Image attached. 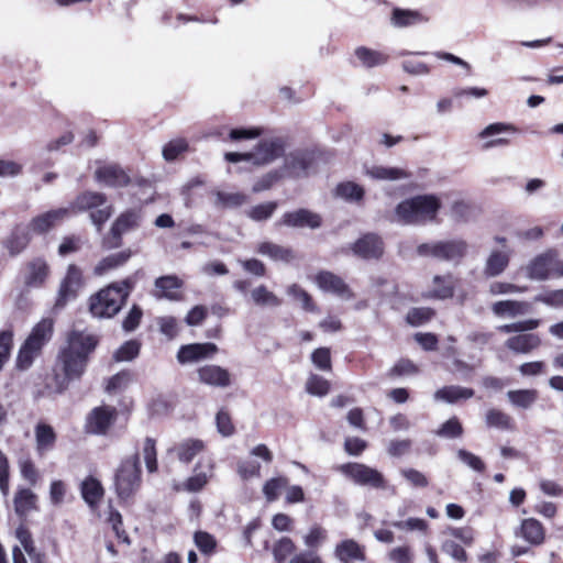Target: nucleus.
<instances>
[{"label": "nucleus", "instance_id": "obj_24", "mask_svg": "<svg viewBox=\"0 0 563 563\" xmlns=\"http://www.w3.org/2000/svg\"><path fill=\"white\" fill-rule=\"evenodd\" d=\"M284 152L283 143L279 140L263 141L252 152L254 157L252 163L255 165H266L279 157Z\"/></svg>", "mask_w": 563, "mask_h": 563}, {"label": "nucleus", "instance_id": "obj_46", "mask_svg": "<svg viewBox=\"0 0 563 563\" xmlns=\"http://www.w3.org/2000/svg\"><path fill=\"white\" fill-rule=\"evenodd\" d=\"M335 196L346 201H360L364 196V189L353 181H344L335 187Z\"/></svg>", "mask_w": 563, "mask_h": 563}, {"label": "nucleus", "instance_id": "obj_18", "mask_svg": "<svg viewBox=\"0 0 563 563\" xmlns=\"http://www.w3.org/2000/svg\"><path fill=\"white\" fill-rule=\"evenodd\" d=\"M318 287L327 292H332L343 300H349L353 297L352 291L344 280L330 272H321L316 277Z\"/></svg>", "mask_w": 563, "mask_h": 563}, {"label": "nucleus", "instance_id": "obj_7", "mask_svg": "<svg viewBox=\"0 0 563 563\" xmlns=\"http://www.w3.org/2000/svg\"><path fill=\"white\" fill-rule=\"evenodd\" d=\"M141 485V467L139 456L132 455L124 459L115 473V492L121 499H128Z\"/></svg>", "mask_w": 563, "mask_h": 563}, {"label": "nucleus", "instance_id": "obj_25", "mask_svg": "<svg viewBox=\"0 0 563 563\" xmlns=\"http://www.w3.org/2000/svg\"><path fill=\"white\" fill-rule=\"evenodd\" d=\"M510 257V250L492 251L485 262L484 275L488 278L501 275L508 267Z\"/></svg>", "mask_w": 563, "mask_h": 563}, {"label": "nucleus", "instance_id": "obj_6", "mask_svg": "<svg viewBox=\"0 0 563 563\" xmlns=\"http://www.w3.org/2000/svg\"><path fill=\"white\" fill-rule=\"evenodd\" d=\"M68 208L70 209V216L76 212L90 211V220L98 231L101 230L113 212L112 206L107 203L106 196L93 191L80 194Z\"/></svg>", "mask_w": 563, "mask_h": 563}, {"label": "nucleus", "instance_id": "obj_31", "mask_svg": "<svg viewBox=\"0 0 563 563\" xmlns=\"http://www.w3.org/2000/svg\"><path fill=\"white\" fill-rule=\"evenodd\" d=\"M474 396V390L472 388L462 387V386H444L438 389L433 397L437 401L446 402L450 405L457 404L461 400L470 399Z\"/></svg>", "mask_w": 563, "mask_h": 563}, {"label": "nucleus", "instance_id": "obj_40", "mask_svg": "<svg viewBox=\"0 0 563 563\" xmlns=\"http://www.w3.org/2000/svg\"><path fill=\"white\" fill-rule=\"evenodd\" d=\"M29 227H16L5 241V246L10 254L16 255L21 253L30 242Z\"/></svg>", "mask_w": 563, "mask_h": 563}, {"label": "nucleus", "instance_id": "obj_41", "mask_svg": "<svg viewBox=\"0 0 563 563\" xmlns=\"http://www.w3.org/2000/svg\"><path fill=\"white\" fill-rule=\"evenodd\" d=\"M81 495L84 500L95 508L103 496V488L99 481L88 477L81 484Z\"/></svg>", "mask_w": 563, "mask_h": 563}, {"label": "nucleus", "instance_id": "obj_34", "mask_svg": "<svg viewBox=\"0 0 563 563\" xmlns=\"http://www.w3.org/2000/svg\"><path fill=\"white\" fill-rule=\"evenodd\" d=\"M334 554L342 563H351L354 560H365L363 548L354 540H344L336 544Z\"/></svg>", "mask_w": 563, "mask_h": 563}, {"label": "nucleus", "instance_id": "obj_52", "mask_svg": "<svg viewBox=\"0 0 563 563\" xmlns=\"http://www.w3.org/2000/svg\"><path fill=\"white\" fill-rule=\"evenodd\" d=\"M296 550V545L288 537L282 538L273 549V555L276 563H284L286 559L291 555Z\"/></svg>", "mask_w": 563, "mask_h": 563}, {"label": "nucleus", "instance_id": "obj_45", "mask_svg": "<svg viewBox=\"0 0 563 563\" xmlns=\"http://www.w3.org/2000/svg\"><path fill=\"white\" fill-rule=\"evenodd\" d=\"M131 256L130 251H123L117 254H111L104 258H102L95 267L96 275H103L109 269L115 268L123 263H125Z\"/></svg>", "mask_w": 563, "mask_h": 563}, {"label": "nucleus", "instance_id": "obj_17", "mask_svg": "<svg viewBox=\"0 0 563 563\" xmlns=\"http://www.w3.org/2000/svg\"><path fill=\"white\" fill-rule=\"evenodd\" d=\"M322 223L321 217L307 209H298L286 212L282 217L280 224L289 228H309L318 229Z\"/></svg>", "mask_w": 563, "mask_h": 563}, {"label": "nucleus", "instance_id": "obj_43", "mask_svg": "<svg viewBox=\"0 0 563 563\" xmlns=\"http://www.w3.org/2000/svg\"><path fill=\"white\" fill-rule=\"evenodd\" d=\"M308 166L309 161L303 153H291L285 159V173L291 177L305 175Z\"/></svg>", "mask_w": 563, "mask_h": 563}, {"label": "nucleus", "instance_id": "obj_63", "mask_svg": "<svg viewBox=\"0 0 563 563\" xmlns=\"http://www.w3.org/2000/svg\"><path fill=\"white\" fill-rule=\"evenodd\" d=\"M238 473L242 479L246 481L253 477H260L261 464L256 461H241L238 464Z\"/></svg>", "mask_w": 563, "mask_h": 563}, {"label": "nucleus", "instance_id": "obj_60", "mask_svg": "<svg viewBox=\"0 0 563 563\" xmlns=\"http://www.w3.org/2000/svg\"><path fill=\"white\" fill-rule=\"evenodd\" d=\"M540 324V320L538 319H529L525 321L514 322L509 324L499 325L497 329L504 333H512V332H526L532 331L537 329Z\"/></svg>", "mask_w": 563, "mask_h": 563}, {"label": "nucleus", "instance_id": "obj_38", "mask_svg": "<svg viewBox=\"0 0 563 563\" xmlns=\"http://www.w3.org/2000/svg\"><path fill=\"white\" fill-rule=\"evenodd\" d=\"M142 456L148 473L157 471V450L156 441L153 438H145L139 445V452L135 454Z\"/></svg>", "mask_w": 563, "mask_h": 563}, {"label": "nucleus", "instance_id": "obj_30", "mask_svg": "<svg viewBox=\"0 0 563 563\" xmlns=\"http://www.w3.org/2000/svg\"><path fill=\"white\" fill-rule=\"evenodd\" d=\"M141 221V211L131 209L122 212L113 222L111 232L114 238L120 239L126 232L139 227Z\"/></svg>", "mask_w": 563, "mask_h": 563}, {"label": "nucleus", "instance_id": "obj_44", "mask_svg": "<svg viewBox=\"0 0 563 563\" xmlns=\"http://www.w3.org/2000/svg\"><path fill=\"white\" fill-rule=\"evenodd\" d=\"M36 507V495L27 489H19L14 497V509L19 516H25Z\"/></svg>", "mask_w": 563, "mask_h": 563}, {"label": "nucleus", "instance_id": "obj_58", "mask_svg": "<svg viewBox=\"0 0 563 563\" xmlns=\"http://www.w3.org/2000/svg\"><path fill=\"white\" fill-rule=\"evenodd\" d=\"M13 345L12 330L0 331V371L8 362Z\"/></svg>", "mask_w": 563, "mask_h": 563}, {"label": "nucleus", "instance_id": "obj_32", "mask_svg": "<svg viewBox=\"0 0 563 563\" xmlns=\"http://www.w3.org/2000/svg\"><path fill=\"white\" fill-rule=\"evenodd\" d=\"M365 174L372 179L389 181L404 180L411 176L410 173L404 168L380 165L367 167Z\"/></svg>", "mask_w": 563, "mask_h": 563}, {"label": "nucleus", "instance_id": "obj_3", "mask_svg": "<svg viewBox=\"0 0 563 563\" xmlns=\"http://www.w3.org/2000/svg\"><path fill=\"white\" fill-rule=\"evenodd\" d=\"M132 288L131 279H125L120 284H112L101 289L90 298L91 313L98 318L113 317L121 309Z\"/></svg>", "mask_w": 563, "mask_h": 563}, {"label": "nucleus", "instance_id": "obj_37", "mask_svg": "<svg viewBox=\"0 0 563 563\" xmlns=\"http://www.w3.org/2000/svg\"><path fill=\"white\" fill-rule=\"evenodd\" d=\"M257 252L267 256L273 261L289 263L295 258V253L291 249L274 244L272 242H263L258 245Z\"/></svg>", "mask_w": 563, "mask_h": 563}, {"label": "nucleus", "instance_id": "obj_5", "mask_svg": "<svg viewBox=\"0 0 563 563\" xmlns=\"http://www.w3.org/2000/svg\"><path fill=\"white\" fill-rule=\"evenodd\" d=\"M525 276L534 282H544L563 277V258L556 250L550 249L536 255L521 267Z\"/></svg>", "mask_w": 563, "mask_h": 563}, {"label": "nucleus", "instance_id": "obj_14", "mask_svg": "<svg viewBox=\"0 0 563 563\" xmlns=\"http://www.w3.org/2000/svg\"><path fill=\"white\" fill-rule=\"evenodd\" d=\"M218 352L214 343H192L183 345L177 353V360L180 364L197 363L202 360L211 358Z\"/></svg>", "mask_w": 563, "mask_h": 563}, {"label": "nucleus", "instance_id": "obj_10", "mask_svg": "<svg viewBox=\"0 0 563 563\" xmlns=\"http://www.w3.org/2000/svg\"><path fill=\"white\" fill-rule=\"evenodd\" d=\"M214 463L210 457H201L195 465L194 474L179 484L176 489L188 493L200 492L213 476Z\"/></svg>", "mask_w": 563, "mask_h": 563}, {"label": "nucleus", "instance_id": "obj_49", "mask_svg": "<svg viewBox=\"0 0 563 563\" xmlns=\"http://www.w3.org/2000/svg\"><path fill=\"white\" fill-rule=\"evenodd\" d=\"M327 538V530L320 525H313L303 536V543L309 549L308 551H316L325 542Z\"/></svg>", "mask_w": 563, "mask_h": 563}, {"label": "nucleus", "instance_id": "obj_16", "mask_svg": "<svg viewBox=\"0 0 563 563\" xmlns=\"http://www.w3.org/2000/svg\"><path fill=\"white\" fill-rule=\"evenodd\" d=\"M429 16L420 10L395 7L391 9L389 22L395 29H405L429 22Z\"/></svg>", "mask_w": 563, "mask_h": 563}, {"label": "nucleus", "instance_id": "obj_42", "mask_svg": "<svg viewBox=\"0 0 563 563\" xmlns=\"http://www.w3.org/2000/svg\"><path fill=\"white\" fill-rule=\"evenodd\" d=\"M509 402L520 409L530 408L538 399V391L536 389H516L507 393Z\"/></svg>", "mask_w": 563, "mask_h": 563}, {"label": "nucleus", "instance_id": "obj_21", "mask_svg": "<svg viewBox=\"0 0 563 563\" xmlns=\"http://www.w3.org/2000/svg\"><path fill=\"white\" fill-rule=\"evenodd\" d=\"M68 217H70L69 208L51 210L33 218L29 229L35 233H44Z\"/></svg>", "mask_w": 563, "mask_h": 563}, {"label": "nucleus", "instance_id": "obj_15", "mask_svg": "<svg viewBox=\"0 0 563 563\" xmlns=\"http://www.w3.org/2000/svg\"><path fill=\"white\" fill-rule=\"evenodd\" d=\"M492 312L499 319H516L528 314L532 306L525 300H498L492 307Z\"/></svg>", "mask_w": 563, "mask_h": 563}, {"label": "nucleus", "instance_id": "obj_2", "mask_svg": "<svg viewBox=\"0 0 563 563\" xmlns=\"http://www.w3.org/2000/svg\"><path fill=\"white\" fill-rule=\"evenodd\" d=\"M441 208L440 199L434 195H418L400 201L393 221L402 225H418L435 220Z\"/></svg>", "mask_w": 563, "mask_h": 563}, {"label": "nucleus", "instance_id": "obj_1", "mask_svg": "<svg viewBox=\"0 0 563 563\" xmlns=\"http://www.w3.org/2000/svg\"><path fill=\"white\" fill-rule=\"evenodd\" d=\"M98 344L95 334L86 330H71L66 344L59 349L54 366L55 390L64 391L70 382L78 380L86 372L89 355Z\"/></svg>", "mask_w": 563, "mask_h": 563}, {"label": "nucleus", "instance_id": "obj_33", "mask_svg": "<svg viewBox=\"0 0 563 563\" xmlns=\"http://www.w3.org/2000/svg\"><path fill=\"white\" fill-rule=\"evenodd\" d=\"M250 297L252 302L260 308L275 309L283 303V299L265 285L254 287L250 292Z\"/></svg>", "mask_w": 563, "mask_h": 563}, {"label": "nucleus", "instance_id": "obj_9", "mask_svg": "<svg viewBox=\"0 0 563 563\" xmlns=\"http://www.w3.org/2000/svg\"><path fill=\"white\" fill-rule=\"evenodd\" d=\"M340 472L357 485L385 488L384 476L375 468L361 463H346Z\"/></svg>", "mask_w": 563, "mask_h": 563}, {"label": "nucleus", "instance_id": "obj_28", "mask_svg": "<svg viewBox=\"0 0 563 563\" xmlns=\"http://www.w3.org/2000/svg\"><path fill=\"white\" fill-rule=\"evenodd\" d=\"M541 344V340L539 335L533 333H520L518 335H514L509 338L505 345L518 354H528L531 351L538 349Z\"/></svg>", "mask_w": 563, "mask_h": 563}, {"label": "nucleus", "instance_id": "obj_56", "mask_svg": "<svg viewBox=\"0 0 563 563\" xmlns=\"http://www.w3.org/2000/svg\"><path fill=\"white\" fill-rule=\"evenodd\" d=\"M463 433V427L457 420V418L453 417L445 421L439 430L435 431V434L440 438H459Z\"/></svg>", "mask_w": 563, "mask_h": 563}, {"label": "nucleus", "instance_id": "obj_20", "mask_svg": "<svg viewBox=\"0 0 563 563\" xmlns=\"http://www.w3.org/2000/svg\"><path fill=\"white\" fill-rule=\"evenodd\" d=\"M184 283L175 275L158 277L154 283L153 296L157 299L177 301L180 299L179 289Z\"/></svg>", "mask_w": 563, "mask_h": 563}, {"label": "nucleus", "instance_id": "obj_51", "mask_svg": "<svg viewBox=\"0 0 563 563\" xmlns=\"http://www.w3.org/2000/svg\"><path fill=\"white\" fill-rule=\"evenodd\" d=\"M141 344L136 340L126 341L114 353L117 362H129L134 360L140 353Z\"/></svg>", "mask_w": 563, "mask_h": 563}, {"label": "nucleus", "instance_id": "obj_8", "mask_svg": "<svg viewBox=\"0 0 563 563\" xmlns=\"http://www.w3.org/2000/svg\"><path fill=\"white\" fill-rule=\"evenodd\" d=\"M466 253L467 243L459 239L422 243L417 247L419 256H431L448 262H460Z\"/></svg>", "mask_w": 563, "mask_h": 563}, {"label": "nucleus", "instance_id": "obj_26", "mask_svg": "<svg viewBox=\"0 0 563 563\" xmlns=\"http://www.w3.org/2000/svg\"><path fill=\"white\" fill-rule=\"evenodd\" d=\"M34 435L35 449L38 455H44L54 449L57 434L52 426L38 422L34 428Z\"/></svg>", "mask_w": 563, "mask_h": 563}, {"label": "nucleus", "instance_id": "obj_27", "mask_svg": "<svg viewBox=\"0 0 563 563\" xmlns=\"http://www.w3.org/2000/svg\"><path fill=\"white\" fill-rule=\"evenodd\" d=\"M96 179L111 187H121L129 184L130 178L118 165H104L96 170Z\"/></svg>", "mask_w": 563, "mask_h": 563}, {"label": "nucleus", "instance_id": "obj_48", "mask_svg": "<svg viewBox=\"0 0 563 563\" xmlns=\"http://www.w3.org/2000/svg\"><path fill=\"white\" fill-rule=\"evenodd\" d=\"M15 538L19 541L18 545L21 550L25 552L34 563H36V556L41 554L35 550L31 532L21 525L15 529Z\"/></svg>", "mask_w": 563, "mask_h": 563}, {"label": "nucleus", "instance_id": "obj_54", "mask_svg": "<svg viewBox=\"0 0 563 563\" xmlns=\"http://www.w3.org/2000/svg\"><path fill=\"white\" fill-rule=\"evenodd\" d=\"M285 477H274L268 479L263 486V494L267 501H274L278 498L282 489L287 487Z\"/></svg>", "mask_w": 563, "mask_h": 563}, {"label": "nucleus", "instance_id": "obj_36", "mask_svg": "<svg viewBox=\"0 0 563 563\" xmlns=\"http://www.w3.org/2000/svg\"><path fill=\"white\" fill-rule=\"evenodd\" d=\"M454 292V279L451 274L440 276L435 275L432 278V286L427 292L428 297L446 299L453 296Z\"/></svg>", "mask_w": 563, "mask_h": 563}, {"label": "nucleus", "instance_id": "obj_50", "mask_svg": "<svg viewBox=\"0 0 563 563\" xmlns=\"http://www.w3.org/2000/svg\"><path fill=\"white\" fill-rule=\"evenodd\" d=\"M331 384L325 378L311 374L306 383V390L310 395L323 397L330 391Z\"/></svg>", "mask_w": 563, "mask_h": 563}, {"label": "nucleus", "instance_id": "obj_12", "mask_svg": "<svg viewBox=\"0 0 563 563\" xmlns=\"http://www.w3.org/2000/svg\"><path fill=\"white\" fill-rule=\"evenodd\" d=\"M197 377L199 383L214 387V388H228L232 384L231 373L219 365L206 364L197 369Z\"/></svg>", "mask_w": 563, "mask_h": 563}, {"label": "nucleus", "instance_id": "obj_61", "mask_svg": "<svg viewBox=\"0 0 563 563\" xmlns=\"http://www.w3.org/2000/svg\"><path fill=\"white\" fill-rule=\"evenodd\" d=\"M188 148V144L184 139H177L170 141L163 148V157L166 161H174Z\"/></svg>", "mask_w": 563, "mask_h": 563}, {"label": "nucleus", "instance_id": "obj_4", "mask_svg": "<svg viewBox=\"0 0 563 563\" xmlns=\"http://www.w3.org/2000/svg\"><path fill=\"white\" fill-rule=\"evenodd\" d=\"M54 322L49 318H44L37 322L30 334L21 345L16 356V367L27 369L40 355L44 345L52 339Z\"/></svg>", "mask_w": 563, "mask_h": 563}, {"label": "nucleus", "instance_id": "obj_53", "mask_svg": "<svg viewBox=\"0 0 563 563\" xmlns=\"http://www.w3.org/2000/svg\"><path fill=\"white\" fill-rule=\"evenodd\" d=\"M286 292L294 300L298 301L305 310H307V311L314 310V305L312 302L310 295L305 289H302L299 285L292 284V285L288 286Z\"/></svg>", "mask_w": 563, "mask_h": 563}, {"label": "nucleus", "instance_id": "obj_62", "mask_svg": "<svg viewBox=\"0 0 563 563\" xmlns=\"http://www.w3.org/2000/svg\"><path fill=\"white\" fill-rule=\"evenodd\" d=\"M457 459L464 463L466 466H468L471 470L475 472H484L485 470V463L482 461V459L475 454H473L470 451H466L464 449H460L457 452Z\"/></svg>", "mask_w": 563, "mask_h": 563}, {"label": "nucleus", "instance_id": "obj_11", "mask_svg": "<svg viewBox=\"0 0 563 563\" xmlns=\"http://www.w3.org/2000/svg\"><path fill=\"white\" fill-rule=\"evenodd\" d=\"M117 418V409L111 406L93 408L86 418V431L92 434H106Z\"/></svg>", "mask_w": 563, "mask_h": 563}, {"label": "nucleus", "instance_id": "obj_59", "mask_svg": "<svg viewBox=\"0 0 563 563\" xmlns=\"http://www.w3.org/2000/svg\"><path fill=\"white\" fill-rule=\"evenodd\" d=\"M132 382V374L128 371L120 372L113 375L107 384V391L118 393L125 389Z\"/></svg>", "mask_w": 563, "mask_h": 563}, {"label": "nucleus", "instance_id": "obj_29", "mask_svg": "<svg viewBox=\"0 0 563 563\" xmlns=\"http://www.w3.org/2000/svg\"><path fill=\"white\" fill-rule=\"evenodd\" d=\"M517 537H521L532 545H539L544 541V528L540 521L534 518L523 519L519 529L516 531Z\"/></svg>", "mask_w": 563, "mask_h": 563}, {"label": "nucleus", "instance_id": "obj_22", "mask_svg": "<svg viewBox=\"0 0 563 563\" xmlns=\"http://www.w3.org/2000/svg\"><path fill=\"white\" fill-rule=\"evenodd\" d=\"M81 286L82 275L80 269L75 265H69L67 274L59 287L57 303L63 305L68 299L75 297L76 292L81 288Z\"/></svg>", "mask_w": 563, "mask_h": 563}, {"label": "nucleus", "instance_id": "obj_13", "mask_svg": "<svg viewBox=\"0 0 563 563\" xmlns=\"http://www.w3.org/2000/svg\"><path fill=\"white\" fill-rule=\"evenodd\" d=\"M517 129L510 124L505 122H496L488 124L485 129H483L478 133V137L484 142L483 148L489 150L497 146H507L510 141L506 136H504L505 133L508 132H516Z\"/></svg>", "mask_w": 563, "mask_h": 563}, {"label": "nucleus", "instance_id": "obj_23", "mask_svg": "<svg viewBox=\"0 0 563 563\" xmlns=\"http://www.w3.org/2000/svg\"><path fill=\"white\" fill-rule=\"evenodd\" d=\"M48 266L43 258H34L25 265L23 273L24 284L27 287L42 286L48 276Z\"/></svg>", "mask_w": 563, "mask_h": 563}, {"label": "nucleus", "instance_id": "obj_64", "mask_svg": "<svg viewBox=\"0 0 563 563\" xmlns=\"http://www.w3.org/2000/svg\"><path fill=\"white\" fill-rule=\"evenodd\" d=\"M388 560L391 563H412L413 554L408 545H400L388 552Z\"/></svg>", "mask_w": 563, "mask_h": 563}, {"label": "nucleus", "instance_id": "obj_35", "mask_svg": "<svg viewBox=\"0 0 563 563\" xmlns=\"http://www.w3.org/2000/svg\"><path fill=\"white\" fill-rule=\"evenodd\" d=\"M203 450L205 443L198 439H186L174 448L178 460L185 464L190 463Z\"/></svg>", "mask_w": 563, "mask_h": 563}, {"label": "nucleus", "instance_id": "obj_57", "mask_svg": "<svg viewBox=\"0 0 563 563\" xmlns=\"http://www.w3.org/2000/svg\"><path fill=\"white\" fill-rule=\"evenodd\" d=\"M527 291L526 286H518L507 282H494L489 285V294L493 296L521 294Z\"/></svg>", "mask_w": 563, "mask_h": 563}, {"label": "nucleus", "instance_id": "obj_55", "mask_svg": "<svg viewBox=\"0 0 563 563\" xmlns=\"http://www.w3.org/2000/svg\"><path fill=\"white\" fill-rule=\"evenodd\" d=\"M194 542L203 554H211L217 547V541L213 536L205 531H197L194 534Z\"/></svg>", "mask_w": 563, "mask_h": 563}, {"label": "nucleus", "instance_id": "obj_47", "mask_svg": "<svg viewBox=\"0 0 563 563\" xmlns=\"http://www.w3.org/2000/svg\"><path fill=\"white\" fill-rule=\"evenodd\" d=\"M485 421L486 424L490 428H496L500 430H511L514 428L511 417L497 409H489L486 412Z\"/></svg>", "mask_w": 563, "mask_h": 563}, {"label": "nucleus", "instance_id": "obj_39", "mask_svg": "<svg viewBox=\"0 0 563 563\" xmlns=\"http://www.w3.org/2000/svg\"><path fill=\"white\" fill-rule=\"evenodd\" d=\"M355 56L360 63L367 68L384 65L388 60L387 54L365 46L357 47L355 49Z\"/></svg>", "mask_w": 563, "mask_h": 563}, {"label": "nucleus", "instance_id": "obj_19", "mask_svg": "<svg viewBox=\"0 0 563 563\" xmlns=\"http://www.w3.org/2000/svg\"><path fill=\"white\" fill-rule=\"evenodd\" d=\"M352 251L365 260L379 258L384 253V243L376 234H365L352 245Z\"/></svg>", "mask_w": 563, "mask_h": 563}]
</instances>
